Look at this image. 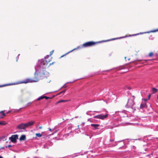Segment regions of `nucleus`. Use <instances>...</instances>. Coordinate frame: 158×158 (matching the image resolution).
<instances>
[{
  "label": "nucleus",
  "instance_id": "obj_1",
  "mask_svg": "<svg viewBox=\"0 0 158 158\" xmlns=\"http://www.w3.org/2000/svg\"><path fill=\"white\" fill-rule=\"evenodd\" d=\"M44 74V73H40L36 71L34 74L35 76L33 79L31 78H27L25 80L21 81L20 83H31L33 82H37L39 80L40 77H41L42 75Z\"/></svg>",
  "mask_w": 158,
  "mask_h": 158
},
{
  "label": "nucleus",
  "instance_id": "obj_2",
  "mask_svg": "<svg viewBox=\"0 0 158 158\" xmlns=\"http://www.w3.org/2000/svg\"><path fill=\"white\" fill-rule=\"evenodd\" d=\"M35 122L31 121L27 123H21L19 124L17 127L16 128L19 129H25L26 128L33 125Z\"/></svg>",
  "mask_w": 158,
  "mask_h": 158
},
{
  "label": "nucleus",
  "instance_id": "obj_3",
  "mask_svg": "<svg viewBox=\"0 0 158 158\" xmlns=\"http://www.w3.org/2000/svg\"><path fill=\"white\" fill-rule=\"evenodd\" d=\"M50 61V60H45L41 61L40 66L43 69V71H44V69H45L48 67V64Z\"/></svg>",
  "mask_w": 158,
  "mask_h": 158
},
{
  "label": "nucleus",
  "instance_id": "obj_4",
  "mask_svg": "<svg viewBox=\"0 0 158 158\" xmlns=\"http://www.w3.org/2000/svg\"><path fill=\"white\" fill-rule=\"evenodd\" d=\"M99 43V42H94L93 41H89L86 42L82 44V47H91Z\"/></svg>",
  "mask_w": 158,
  "mask_h": 158
},
{
  "label": "nucleus",
  "instance_id": "obj_5",
  "mask_svg": "<svg viewBox=\"0 0 158 158\" xmlns=\"http://www.w3.org/2000/svg\"><path fill=\"white\" fill-rule=\"evenodd\" d=\"M108 114H106L105 115H103L102 114H100L94 116V118H98L103 120L106 118L108 117Z\"/></svg>",
  "mask_w": 158,
  "mask_h": 158
},
{
  "label": "nucleus",
  "instance_id": "obj_6",
  "mask_svg": "<svg viewBox=\"0 0 158 158\" xmlns=\"http://www.w3.org/2000/svg\"><path fill=\"white\" fill-rule=\"evenodd\" d=\"M18 139V135H13L9 138L11 141L13 143L16 142V139Z\"/></svg>",
  "mask_w": 158,
  "mask_h": 158
},
{
  "label": "nucleus",
  "instance_id": "obj_7",
  "mask_svg": "<svg viewBox=\"0 0 158 158\" xmlns=\"http://www.w3.org/2000/svg\"><path fill=\"white\" fill-rule=\"evenodd\" d=\"M134 102L128 99V102L127 104V106L129 107H131V108H132V109H133L134 107L133 106L134 105Z\"/></svg>",
  "mask_w": 158,
  "mask_h": 158
},
{
  "label": "nucleus",
  "instance_id": "obj_8",
  "mask_svg": "<svg viewBox=\"0 0 158 158\" xmlns=\"http://www.w3.org/2000/svg\"><path fill=\"white\" fill-rule=\"evenodd\" d=\"M91 126L94 127L95 129H98V127L100 125L98 124H92Z\"/></svg>",
  "mask_w": 158,
  "mask_h": 158
},
{
  "label": "nucleus",
  "instance_id": "obj_9",
  "mask_svg": "<svg viewBox=\"0 0 158 158\" xmlns=\"http://www.w3.org/2000/svg\"><path fill=\"white\" fill-rule=\"evenodd\" d=\"M26 139V135H22L19 138V140L22 141L25 140Z\"/></svg>",
  "mask_w": 158,
  "mask_h": 158
},
{
  "label": "nucleus",
  "instance_id": "obj_10",
  "mask_svg": "<svg viewBox=\"0 0 158 158\" xmlns=\"http://www.w3.org/2000/svg\"><path fill=\"white\" fill-rule=\"evenodd\" d=\"M141 34V33H140V34H133V35H126L125 36L123 37H121L120 38H125V37H128V36H135L136 35H139V34Z\"/></svg>",
  "mask_w": 158,
  "mask_h": 158
},
{
  "label": "nucleus",
  "instance_id": "obj_11",
  "mask_svg": "<svg viewBox=\"0 0 158 158\" xmlns=\"http://www.w3.org/2000/svg\"><path fill=\"white\" fill-rule=\"evenodd\" d=\"M146 105V104L145 103H144L141 104L140 105V108L141 109L143 108H144L145 107Z\"/></svg>",
  "mask_w": 158,
  "mask_h": 158
},
{
  "label": "nucleus",
  "instance_id": "obj_12",
  "mask_svg": "<svg viewBox=\"0 0 158 158\" xmlns=\"http://www.w3.org/2000/svg\"><path fill=\"white\" fill-rule=\"evenodd\" d=\"M6 124V123L4 121H2L1 122H0V125H5Z\"/></svg>",
  "mask_w": 158,
  "mask_h": 158
},
{
  "label": "nucleus",
  "instance_id": "obj_13",
  "mask_svg": "<svg viewBox=\"0 0 158 158\" xmlns=\"http://www.w3.org/2000/svg\"><path fill=\"white\" fill-rule=\"evenodd\" d=\"M157 31H158V29H157L156 30H155L151 31L149 32H145V33H149L150 32H155Z\"/></svg>",
  "mask_w": 158,
  "mask_h": 158
},
{
  "label": "nucleus",
  "instance_id": "obj_14",
  "mask_svg": "<svg viewBox=\"0 0 158 158\" xmlns=\"http://www.w3.org/2000/svg\"><path fill=\"white\" fill-rule=\"evenodd\" d=\"M157 89H156L155 88H152V91L154 93H156L157 92Z\"/></svg>",
  "mask_w": 158,
  "mask_h": 158
},
{
  "label": "nucleus",
  "instance_id": "obj_15",
  "mask_svg": "<svg viewBox=\"0 0 158 158\" xmlns=\"http://www.w3.org/2000/svg\"><path fill=\"white\" fill-rule=\"evenodd\" d=\"M38 137H41L42 136V135L40 133H36L35 134Z\"/></svg>",
  "mask_w": 158,
  "mask_h": 158
},
{
  "label": "nucleus",
  "instance_id": "obj_16",
  "mask_svg": "<svg viewBox=\"0 0 158 158\" xmlns=\"http://www.w3.org/2000/svg\"><path fill=\"white\" fill-rule=\"evenodd\" d=\"M43 98H44V96H41L40 97H39V98H38L37 100L39 101L41 99H43Z\"/></svg>",
  "mask_w": 158,
  "mask_h": 158
},
{
  "label": "nucleus",
  "instance_id": "obj_17",
  "mask_svg": "<svg viewBox=\"0 0 158 158\" xmlns=\"http://www.w3.org/2000/svg\"><path fill=\"white\" fill-rule=\"evenodd\" d=\"M153 55V53L152 52H150L149 53L148 56L150 57L152 56Z\"/></svg>",
  "mask_w": 158,
  "mask_h": 158
},
{
  "label": "nucleus",
  "instance_id": "obj_18",
  "mask_svg": "<svg viewBox=\"0 0 158 158\" xmlns=\"http://www.w3.org/2000/svg\"><path fill=\"white\" fill-rule=\"evenodd\" d=\"M66 91V89L63 90L62 91H61L60 93H59V94H62V93H64Z\"/></svg>",
  "mask_w": 158,
  "mask_h": 158
},
{
  "label": "nucleus",
  "instance_id": "obj_19",
  "mask_svg": "<svg viewBox=\"0 0 158 158\" xmlns=\"http://www.w3.org/2000/svg\"><path fill=\"white\" fill-rule=\"evenodd\" d=\"M0 113H2V115L3 116H5V114L4 112V111H2L0 112Z\"/></svg>",
  "mask_w": 158,
  "mask_h": 158
},
{
  "label": "nucleus",
  "instance_id": "obj_20",
  "mask_svg": "<svg viewBox=\"0 0 158 158\" xmlns=\"http://www.w3.org/2000/svg\"><path fill=\"white\" fill-rule=\"evenodd\" d=\"M66 101H64V100H61L59 101L58 102V103H60V102H66Z\"/></svg>",
  "mask_w": 158,
  "mask_h": 158
},
{
  "label": "nucleus",
  "instance_id": "obj_21",
  "mask_svg": "<svg viewBox=\"0 0 158 158\" xmlns=\"http://www.w3.org/2000/svg\"><path fill=\"white\" fill-rule=\"evenodd\" d=\"M44 98H45L46 99H48L49 98H50L49 97H48L46 96H44Z\"/></svg>",
  "mask_w": 158,
  "mask_h": 158
},
{
  "label": "nucleus",
  "instance_id": "obj_22",
  "mask_svg": "<svg viewBox=\"0 0 158 158\" xmlns=\"http://www.w3.org/2000/svg\"><path fill=\"white\" fill-rule=\"evenodd\" d=\"M12 146H11V145H9L8 146H6V147L7 148H10V147H11Z\"/></svg>",
  "mask_w": 158,
  "mask_h": 158
},
{
  "label": "nucleus",
  "instance_id": "obj_23",
  "mask_svg": "<svg viewBox=\"0 0 158 158\" xmlns=\"http://www.w3.org/2000/svg\"><path fill=\"white\" fill-rule=\"evenodd\" d=\"M148 99H149L150 98L151 95L150 94L148 95Z\"/></svg>",
  "mask_w": 158,
  "mask_h": 158
},
{
  "label": "nucleus",
  "instance_id": "obj_24",
  "mask_svg": "<svg viewBox=\"0 0 158 158\" xmlns=\"http://www.w3.org/2000/svg\"><path fill=\"white\" fill-rule=\"evenodd\" d=\"M55 62H53L52 63H50L49 64V65H51L52 64H53L54 63H55Z\"/></svg>",
  "mask_w": 158,
  "mask_h": 158
},
{
  "label": "nucleus",
  "instance_id": "obj_25",
  "mask_svg": "<svg viewBox=\"0 0 158 158\" xmlns=\"http://www.w3.org/2000/svg\"><path fill=\"white\" fill-rule=\"evenodd\" d=\"M68 53H66V54H64V55L61 56V57H63V56H65L66 54H68Z\"/></svg>",
  "mask_w": 158,
  "mask_h": 158
},
{
  "label": "nucleus",
  "instance_id": "obj_26",
  "mask_svg": "<svg viewBox=\"0 0 158 158\" xmlns=\"http://www.w3.org/2000/svg\"><path fill=\"white\" fill-rule=\"evenodd\" d=\"M6 85H0V87L5 86H6Z\"/></svg>",
  "mask_w": 158,
  "mask_h": 158
},
{
  "label": "nucleus",
  "instance_id": "obj_27",
  "mask_svg": "<svg viewBox=\"0 0 158 158\" xmlns=\"http://www.w3.org/2000/svg\"><path fill=\"white\" fill-rule=\"evenodd\" d=\"M147 100H148V99H144V100L145 102H146L147 101Z\"/></svg>",
  "mask_w": 158,
  "mask_h": 158
},
{
  "label": "nucleus",
  "instance_id": "obj_28",
  "mask_svg": "<svg viewBox=\"0 0 158 158\" xmlns=\"http://www.w3.org/2000/svg\"><path fill=\"white\" fill-rule=\"evenodd\" d=\"M54 52V51H51V52H50V54L51 55L52 54V53L53 52Z\"/></svg>",
  "mask_w": 158,
  "mask_h": 158
},
{
  "label": "nucleus",
  "instance_id": "obj_29",
  "mask_svg": "<svg viewBox=\"0 0 158 158\" xmlns=\"http://www.w3.org/2000/svg\"><path fill=\"white\" fill-rule=\"evenodd\" d=\"M118 38H114V39H113L112 40H115V39H118ZM110 40H109L108 41H110Z\"/></svg>",
  "mask_w": 158,
  "mask_h": 158
},
{
  "label": "nucleus",
  "instance_id": "obj_30",
  "mask_svg": "<svg viewBox=\"0 0 158 158\" xmlns=\"http://www.w3.org/2000/svg\"><path fill=\"white\" fill-rule=\"evenodd\" d=\"M49 130L50 131H52V129H51L49 128Z\"/></svg>",
  "mask_w": 158,
  "mask_h": 158
},
{
  "label": "nucleus",
  "instance_id": "obj_31",
  "mask_svg": "<svg viewBox=\"0 0 158 158\" xmlns=\"http://www.w3.org/2000/svg\"><path fill=\"white\" fill-rule=\"evenodd\" d=\"M42 128V127H39V128L40 129H41Z\"/></svg>",
  "mask_w": 158,
  "mask_h": 158
},
{
  "label": "nucleus",
  "instance_id": "obj_32",
  "mask_svg": "<svg viewBox=\"0 0 158 158\" xmlns=\"http://www.w3.org/2000/svg\"><path fill=\"white\" fill-rule=\"evenodd\" d=\"M10 111H8L7 112V113H10Z\"/></svg>",
  "mask_w": 158,
  "mask_h": 158
},
{
  "label": "nucleus",
  "instance_id": "obj_33",
  "mask_svg": "<svg viewBox=\"0 0 158 158\" xmlns=\"http://www.w3.org/2000/svg\"><path fill=\"white\" fill-rule=\"evenodd\" d=\"M114 141V140H110V141H111V142H112V141Z\"/></svg>",
  "mask_w": 158,
  "mask_h": 158
},
{
  "label": "nucleus",
  "instance_id": "obj_34",
  "mask_svg": "<svg viewBox=\"0 0 158 158\" xmlns=\"http://www.w3.org/2000/svg\"><path fill=\"white\" fill-rule=\"evenodd\" d=\"M0 158H3L2 156H0Z\"/></svg>",
  "mask_w": 158,
  "mask_h": 158
},
{
  "label": "nucleus",
  "instance_id": "obj_35",
  "mask_svg": "<svg viewBox=\"0 0 158 158\" xmlns=\"http://www.w3.org/2000/svg\"><path fill=\"white\" fill-rule=\"evenodd\" d=\"M3 118V117H0V118Z\"/></svg>",
  "mask_w": 158,
  "mask_h": 158
},
{
  "label": "nucleus",
  "instance_id": "obj_36",
  "mask_svg": "<svg viewBox=\"0 0 158 158\" xmlns=\"http://www.w3.org/2000/svg\"><path fill=\"white\" fill-rule=\"evenodd\" d=\"M157 100H158V96H157Z\"/></svg>",
  "mask_w": 158,
  "mask_h": 158
},
{
  "label": "nucleus",
  "instance_id": "obj_37",
  "mask_svg": "<svg viewBox=\"0 0 158 158\" xmlns=\"http://www.w3.org/2000/svg\"><path fill=\"white\" fill-rule=\"evenodd\" d=\"M133 97H134V96H133Z\"/></svg>",
  "mask_w": 158,
  "mask_h": 158
},
{
  "label": "nucleus",
  "instance_id": "obj_38",
  "mask_svg": "<svg viewBox=\"0 0 158 158\" xmlns=\"http://www.w3.org/2000/svg\"><path fill=\"white\" fill-rule=\"evenodd\" d=\"M65 87H66V86H64V88H65Z\"/></svg>",
  "mask_w": 158,
  "mask_h": 158
}]
</instances>
